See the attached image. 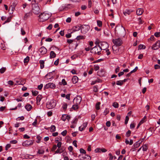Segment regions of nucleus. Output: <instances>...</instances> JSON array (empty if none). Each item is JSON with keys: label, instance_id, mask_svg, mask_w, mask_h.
I'll list each match as a JSON object with an SVG mask.
<instances>
[{"label": "nucleus", "instance_id": "nucleus-1", "mask_svg": "<svg viewBox=\"0 0 160 160\" xmlns=\"http://www.w3.org/2000/svg\"><path fill=\"white\" fill-rule=\"evenodd\" d=\"M112 42L115 45L113 46L112 47L113 51L114 53L117 54L118 50V51H117V49L115 50H114V48H117L116 47V46H120L122 43V41L121 38H118L116 39H113L112 40Z\"/></svg>", "mask_w": 160, "mask_h": 160}, {"label": "nucleus", "instance_id": "nucleus-2", "mask_svg": "<svg viewBox=\"0 0 160 160\" xmlns=\"http://www.w3.org/2000/svg\"><path fill=\"white\" fill-rule=\"evenodd\" d=\"M51 16V14L44 12L39 15L38 20L40 22H44L47 20Z\"/></svg>", "mask_w": 160, "mask_h": 160}, {"label": "nucleus", "instance_id": "nucleus-3", "mask_svg": "<svg viewBox=\"0 0 160 160\" xmlns=\"http://www.w3.org/2000/svg\"><path fill=\"white\" fill-rule=\"evenodd\" d=\"M101 51L100 45H96L91 50V52L92 53L94 54H97L98 55L101 54Z\"/></svg>", "mask_w": 160, "mask_h": 160}, {"label": "nucleus", "instance_id": "nucleus-4", "mask_svg": "<svg viewBox=\"0 0 160 160\" xmlns=\"http://www.w3.org/2000/svg\"><path fill=\"white\" fill-rule=\"evenodd\" d=\"M40 8L38 4H35L32 5V12L35 14H38L40 12Z\"/></svg>", "mask_w": 160, "mask_h": 160}, {"label": "nucleus", "instance_id": "nucleus-5", "mask_svg": "<svg viewBox=\"0 0 160 160\" xmlns=\"http://www.w3.org/2000/svg\"><path fill=\"white\" fill-rule=\"evenodd\" d=\"M56 104L55 101L53 99H52L49 102L47 103L46 107L49 109H52L55 107Z\"/></svg>", "mask_w": 160, "mask_h": 160}, {"label": "nucleus", "instance_id": "nucleus-6", "mask_svg": "<svg viewBox=\"0 0 160 160\" xmlns=\"http://www.w3.org/2000/svg\"><path fill=\"white\" fill-rule=\"evenodd\" d=\"M109 45L108 44L105 42H100V48L101 50H106L109 47Z\"/></svg>", "mask_w": 160, "mask_h": 160}, {"label": "nucleus", "instance_id": "nucleus-7", "mask_svg": "<svg viewBox=\"0 0 160 160\" xmlns=\"http://www.w3.org/2000/svg\"><path fill=\"white\" fill-rule=\"evenodd\" d=\"M89 28V26L86 25H83L81 29V33L83 34L86 33L88 31Z\"/></svg>", "mask_w": 160, "mask_h": 160}, {"label": "nucleus", "instance_id": "nucleus-8", "mask_svg": "<svg viewBox=\"0 0 160 160\" xmlns=\"http://www.w3.org/2000/svg\"><path fill=\"white\" fill-rule=\"evenodd\" d=\"M33 143L32 141L28 140L22 143V145L24 147H28L32 145Z\"/></svg>", "mask_w": 160, "mask_h": 160}, {"label": "nucleus", "instance_id": "nucleus-9", "mask_svg": "<svg viewBox=\"0 0 160 160\" xmlns=\"http://www.w3.org/2000/svg\"><path fill=\"white\" fill-rule=\"evenodd\" d=\"M78 158L81 160H91V157L88 155L83 156L82 154H80L78 156Z\"/></svg>", "mask_w": 160, "mask_h": 160}, {"label": "nucleus", "instance_id": "nucleus-10", "mask_svg": "<svg viewBox=\"0 0 160 160\" xmlns=\"http://www.w3.org/2000/svg\"><path fill=\"white\" fill-rule=\"evenodd\" d=\"M81 100V97L80 96H78L74 99L73 102L74 104L79 105L80 103Z\"/></svg>", "mask_w": 160, "mask_h": 160}, {"label": "nucleus", "instance_id": "nucleus-11", "mask_svg": "<svg viewBox=\"0 0 160 160\" xmlns=\"http://www.w3.org/2000/svg\"><path fill=\"white\" fill-rule=\"evenodd\" d=\"M55 87V85L54 84L51 82L48 83L44 86V88L46 89H48L49 88L52 89H54Z\"/></svg>", "mask_w": 160, "mask_h": 160}, {"label": "nucleus", "instance_id": "nucleus-12", "mask_svg": "<svg viewBox=\"0 0 160 160\" xmlns=\"http://www.w3.org/2000/svg\"><path fill=\"white\" fill-rule=\"evenodd\" d=\"M160 47V41L158 40L152 47V49L156 50L158 49Z\"/></svg>", "mask_w": 160, "mask_h": 160}, {"label": "nucleus", "instance_id": "nucleus-13", "mask_svg": "<svg viewBox=\"0 0 160 160\" xmlns=\"http://www.w3.org/2000/svg\"><path fill=\"white\" fill-rule=\"evenodd\" d=\"M71 6V8H73L74 6L72 4H68L66 6H62L60 7L59 8V11H62L64 10V9H66V8H68V6Z\"/></svg>", "mask_w": 160, "mask_h": 160}, {"label": "nucleus", "instance_id": "nucleus-14", "mask_svg": "<svg viewBox=\"0 0 160 160\" xmlns=\"http://www.w3.org/2000/svg\"><path fill=\"white\" fill-rule=\"evenodd\" d=\"M39 51L41 54L44 55L47 53V50L44 47L42 46L39 48Z\"/></svg>", "mask_w": 160, "mask_h": 160}, {"label": "nucleus", "instance_id": "nucleus-15", "mask_svg": "<svg viewBox=\"0 0 160 160\" xmlns=\"http://www.w3.org/2000/svg\"><path fill=\"white\" fill-rule=\"evenodd\" d=\"M54 72V71H53L52 72H50L48 73L45 76V78H46L47 79H50L51 78H53V76L52 75V73Z\"/></svg>", "mask_w": 160, "mask_h": 160}, {"label": "nucleus", "instance_id": "nucleus-16", "mask_svg": "<svg viewBox=\"0 0 160 160\" xmlns=\"http://www.w3.org/2000/svg\"><path fill=\"white\" fill-rule=\"evenodd\" d=\"M87 125L88 122H85L81 126L79 127V130L81 131H82L84 130L85 129V128L87 127Z\"/></svg>", "mask_w": 160, "mask_h": 160}, {"label": "nucleus", "instance_id": "nucleus-17", "mask_svg": "<svg viewBox=\"0 0 160 160\" xmlns=\"http://www.w3.org/2000/svg\"><path fill=\"white\" fill-rule=\"evenodd\" d=\"M143 12V10L142 8H138L137 10L136 13L138 15H142Z\"/></svg>", "mask_w": 160, "mask_h": 160}, {"label": "nucleus", "instance_id": "nucleus-18", "mask_svg": "<svg viewBox=\"0 0 160 160\" xmlns=\"http://www.w3.org/2000/svg\"><path fill=\"white\" fill-rule=\"evenodd\" d=\"M42 98V96L41 95H38L36 98V99L37 100V104L38 105H39L40 104L39 102Z\"/></svg>", "mask_w": 160, "mask_h": 160}, {"label": "nucleus", "instance_id": "nucleus-19", "mask_svg": "<svg viewBox=\"0 0 160 160\" xmlns=\"http://www.w3.org/2000/svg\"><path fill=\"white\" fill-rule=\"evenodd\" d=\"M78 78L76 76H74L72 79V82L74 84H75L78 82Z\"/></svg>", "mask_w": 160, "mask_h": 160}, {"label": "nucleus", "instance_id": "nucleus-20", "mask_svg": "<svg viewBox=\"0 0 160 160\" xmlns=\"http://www.w3.org/2000/svg\"><path fill=\"white\" fill-rule=\"evenodd\" d=\"M63 148H58L57 150L55 151L56 153H62L64 150Z\"/></svg>", "mask_w": 160, "mask_h": 160}, {"label": "nucleus", "instance_id": "nucleus-21", "mask_svg": "<svg viewBox=\"0 0 160 160\" xmlns=\"http://www.w3.org/2000/svg\"><path fill=\"white\" fill-rule=\"evenodd\" d=\"M25 108L28 111H29L32 108V107L30 104H28L25 106Z\"/></svg>", "mask_w": 160, "mask_h": 160}, {"label": "nucleus", "instance_id": "nucleus-22", "mask_svg": "<svg viewBox=\"0 0 160 160\" xmlns=\"http://www.w3.org/2000/svg\"><path fill=\"white\" fill-rule=\"evenodd\" d=\"M56 54L53 51H51L50 52V58H54L56 57Z\"/></svg>", "mask_w": 160, "mask_h": 160}, {"label": "nucleus", "instance_id": "nucleus-23", "mask_svg": "<svg viewBox=\"0 0 160 160\" xmlns=\"http://www.w3.org/2000/svg\"><path fill=\"white\" fill-rule=\"evenodd\" d=\"M39 63L40 64V68L42 69L44 68V61L43 60H40L39 61Z\"/></svg>", "mask_w": 160, "mask_h": 160}, {"label": "nucleus", "instance_id": "nucleus-24", "mask_svg": "<svg viewBox=\"0 0 160 160\" xmlns=\"http://www.w3.org/2000/svg\"><path fill=\"white\" fill-rule=\"evenodd\" d=\"M132 12L131 10H126L123 12V14L125 15L126 16L127 14H130Z\"/></svg>", "mask_w": 160, "mask_h": 160}, {"label": "nucleus", "instance_id": "nucleus-25", "mask_svg": "<svg viewBox=\"0 0 160 160\" xmlns=\"http://www.w3.org/2000/svg\"><path fill=\"white\" fill-rule=\"evenodd\" d=\"M67 104L65 103L62 104V108L63 109V110L65 111L67 108Z\"/></svg>", "mask_w": 160, "mask_h": 160}, {"label": "nucleus", "instance_id": "nucleus-26", "mask_svg": "<svg viewBox=\"0 0 160 160\" xmlns=\"http://www.w3.org/2000/svg\"><path fill=\"white\" fill-rule=\"evenodd\" d=\"M142 150L143 151H146L148 149V146L147 144L143 145L142 147Z\"/></svg>", "mask_w": 160, "mask_h": 160}, {"label": "nucleus", "instance_id": "nucleus-27", "mask_svg": "<svg viewBox=\"0 0 160 160\" xmlns=\"http://www.w3.org/2000/svg\"><path fill=\"white\" fill-rule=\"evenodd\" d=\"M100 102H98L96 104L95 107L97 110H98L100 109Z\"/></svg>", "mask_w": 160, "mask_h": 160}, {"label": "nucleus", "instance_id": "nucleus-28", "mask_svg": "<svg viewBox=\"0 0 160 160\" xmlns=\"http://www.w3.org/2000/svg\"><path fill=\"white\" fill-rule=\"evenodd\" d=\"M80 29V27L77 26H75L73 28V30L74 31H78Z\"/></svg>", "mask_w": 160, "mask_h": 160}, {"label": "nucleus", "instance_id": "nucleus-29", "mask_svg": "<svg viewBox=\"0 0 160 160\" xmlns=\"http://www.w3.org/2000/svg\"><path fill=\"white\" fill-rule=\"evenodd\" d=\"M85 37L83 36H78L76 38V39L78 40L80 39H85Z\"/></svg>", "mask_w": 160, "mask_h": 160}, {"label": "nucleus", "instance_id": "nucleus-30", "mask_svg": "<svg viewBox=\"0 0 160 160\" xmlns=\"http://www.w3.org/2000/svg\"><path fill=\"white\" fill-rule=\"evenodd\" d=\"M116 83L117 85L120 86H121L123 84V82L122 81V80H119L117 81L116 82Z\"/></svg>", "mask_w": 160, "mask_h": 160}, {"label": "nucleus", "instance_id": "nucleus-31", "mask_svg": "<svg viewBox=\"0 0 160 160\" xmlns=\"http://www.w3.org/2000/svg\"><path fill=\"white\" fill-rule=\"evenodd\" d=\"M56 130V127L54 125H52L51 127V131L54 132Z\"/></svg>", "mask_w": 160, "mask_h": 160}, {"label": "nucleus", "instance_id": "nucleus-32", "mask_svg": "<svg viewBox=\"0 0 160 160\" xmlns=\"http://www.w3.org/2000/svg\"><path fill=\"white\" fill-rule=\"evenodd\" d=\"M68 116L66 115H63L62 116V119L63 121H65L66 118H68Z\"/></svg>", "mask_w": 160, "mask_h": 160}, {"label": "nucleus", "instance_id": "nucleus-33", "mask_svg": "<svg viewBox=\"0 0 160 160\" xmlns=\"http://www.w3.org/2000/svg\"><path fill=\"white\" fill-rule=\"evenodd\" d=\"M101 80L98 79V80H96L95 81H92L91 83L92 85L95 84L97 82H101Z\"/></svg>", "mask_w": 160, "mask_h": 160}, {"label": "nucleus", "instance_id": "nucleus-34", "mask_svg": "<svg viewBox=\"0 0 160 160\" xmlns=\"http://www.w3.org/2000/svg\"><path fill=\"white\" fill-rule=\"evenodd\" d=\"M72 108L74 110H76L78 108V105L76 104H74L72 106Z\"/></svg>", "mask_w": 160, "mask_h": 160}, {"label": "nucleus", "instance_id": "nucleus-35", "mask_svg": "<svg viewBox=\"0 0 160 160\" xmlns=\"http://www.w3.org/2000/svg\"><path fill=\"white\" fill-rule=\"evenodd\" d=\"M29 60V57L28 56H27L26 58L24 60V63L28 62Z\"/></svg>", "mask_w": 160, "mask_h": 160}, {"label": "nucleus", "instance_id": "nucleus-36", "mask_svg": "<svg viewBox=\"0 0 160 160\" xmlns=\"http://www.w3.org/2000/svg\"><path fill=\"white\" fill-rule=\"evenodd\" d=\"M15 8L13 6H11L9 8V11H10V10H11L12 12L11 13H12L14 10L15 9Z\"/></svg>", "mask_w": 160, "mask_h": 160}, {"label": "nucleus", "instance_id": "nucleus-37", "mask_svg": "<svg viewBox=\"0 0 160 160\" xmlns=\"http://www.w3.org/2000/svg\"><path fill=\"white\" fill-rule=\"evenodd\" d=\"M97 23L99 27H102V22L101 21H99V20H98L97 21Z\"/></svg>", "mask_w": 160, "mask_h": 160}, {"label": "nucleus", "instance_id": "nucleus-38", "mask_svg": "<svg viewBox=\"0 0 160 160\" xmlns=\"http://www.w3.org/2000/svg\"><path fill=\"white\" fill-rule=\"evenodd\" d=\"M113 106L115 108H117L118 107V104L117 102H114L113 104Z\"/></svg>", "mask_w": 160, "mask_h": 160}, {"label": "nucleus", "instance_id": "nucleus-39", "mask_svg": "<svg viewBox=\"0 0 160 160\" xmlns=\"http://www.w3.org/2000/svg\"><path fill=\"white\" fill-rule=\"evenodd\" d=\"M145 46L143 45H142V44H140V45H139L138 46V49H145Z\"/></svg>", "mask_w": 160, "mask_h": 160}, {"label": "nucleus", "instance_id": "nucleus-40", "mask_svg": "<svg viewBox=\"0 0 160 160\" xmlns=\"http://www.w3.org/2000/svg\"><path fill=\"white\" fill-rule=\"evenodd\" d=\"M6 68H2L0 69V72L1 73H3L6 71Z\"/></svg>", "mask_w": 160, "mask_h": 160}, {"label": "nucleus", "instance_id": "nucleus-41", "mask_svg": "<svg viewBox=\"0 0 160 160\" xmlns=\"http://www.w3.org/2000/svg\"><path fill=\"white\" fill-rule=\"evenodd\" d=\"M11 20V17H8V18L7 19V20L5 22L4 24H5V23L9 22Z\"/></svg>", "mask_w": 160, "mask_h": 160}, {"label": "nucleus", "instance_id": "nucleus-42", "mask_svg": "<svg viewBox=\"0 0 160 160\" xmlns=\"http://www.w3.org/2000/svg\"><path fill=\"white\" fill-rule=\"evenodd\" d=\"M94 69L95 71H97L99 69V67L98 65H94Z\"/></svg>", "mask_w": 160, "mask_h": 160}, {"label": "nucleus", "instance_id": "nucleus-43", "mask_svg": "<svg viewBox=\"0 0 160 160\" xmlns=\"http://www.w3.org/2000/svg\"><path fill=\"white\" fill-rule=\"evenodd\" d=\"M62 144V143L60 142H58L57 144V147H58V148H61V145Z\"/></svg>", "mask_w": 160, "mask_h": 160}, {"label": "nucleus", "instance_id": "nucleus-44", "mask_svg": "<svg viewBox=\"0 0 160 160\" xmlns=\"http://www.w3.org/2000/svg\"><path fill=\"white\" fill-rule=\"evenodd\" d=\"M67 131L65 130L61 132V134L63 136H65L66 135L67 133Z\"/></svg>", "mask_w": 160, "mask_h": 160}, {"label": "nucleus", "instance_id": "nucleus-45", "mask_svg": "<svg viewBox=\"0 0 160 160\" xmlns=\"http://www.w3.org/2000/svg\"><path fill=\"white\" fill-rule=\"evenodd\" d=\"M131 133V131L130 130H129L127 132L126 135L127 137H129V136H130Z\"/></svg>", "mask_w": 160, "mask_h": 160}, {"label": "nucleus", "instance_id": "nucleus-46", "mask_svg": "<svg viewBox=\"0 0 160 160\" xmlns=\"http://www.w3.org/2000/svg\"><path fill=\"white\" fill-rule=\"evenodd\" d=\"M93 89V91L94 92H97L98 91V89L97 86H94Z\"/></svg>", "mask_w": 160, "mask_h": 160}, {"label": "nucleus", "instance_id": "nucleus-47", "mask_svg": "<svg viewBox=\"0 0 160 160\" xmlns=\"http://www.w3.org/2000/svg\"><path fill=\"white\" fill-rule=\"evenodd\" d=\"M109 110L107 108H106L104 111V115H106L107 114L109 113Z\"/></svg>", "mask_w": 160, "mask_h": 160}, {"label": "nucleus", "instance_id": "nucleus-48", "mask_svg": "<svg viewBox=\"0 0 160 160\" xmlns=\"http://www.w3.org/2000/svg\"><path fill=\"white\" fill-rule=\"evenodd\" d=\"M32 95L34 96H36L38 93V92L36 91H32Z\"/></svg>", "mask_w": 160, "mask_h": 160}, {"label": "nucleus", "instance_id": "nucleus-49", "mask_svg": "<svg viewBox=\"0 0 160 160\" xmlns=\"http://www.w3.org/2000/svg\"><path fill=\"white\" fill-rule=\"evenodd\" d=\"M11 146V145L10 144H7L5 147V150H7L9 148H10Z\"/></svg>", "mask_w": 160, "mask_h": 160}, {"label": "nucleus", "instance_id": "nucleus-50", "mask_svg": "<svg viewBox=\"0 0 160 160\" xmlns=\"http://www.w3.org/2000/svg\"><path fill=\"white\" fill-rule=\"evenodd\" d=\"M80 152L81 153L85 154L86 153V151L82 148H80Z\"/></svg>", "mask_w": 160, "mask_h": 160}, {"label": "nucleus", "instance_id": "nucleus-51", "mask_svg": "<svg viewBox=\"0 0 160 160\" xmlns=\"http://www.w3.org/2000/svg\"><path fill=\"white\" fill-rule=\"evenodd\" d=\"M138 21L139 24H142L144 22V21H142L140 18H139L138 19Z\"/></svg>", "mask_w": 160, "mask_h": 160}, {"label": "nucleus", "instance_id": "nucleus-52", "mask_svg": "<svg viewBox=\"0 0 160 160\" xmlns=\"http://www.w3.org/2000/svg\"><path fill=\"white\" fill-rule=\"evenodd\" d=\"M129 118L128 116H126L125 120V124H127L128 123V121L129 120Z\"/></svg>", "mask_w": 160, "mask_h": 160}, {"label": "nucleus", "instance_id": "nucleus-53", "mask_svg": "<svg viewBox=\"0 0 160 160\" xmlns=\"http://www.w3.org/2000/svg\"><path fill=\"white\" fill-rule=\"evenodd\" d=\"M154 35L156 37H159L160 36V32H156L154 33Z\"/></svg>", "mask_w": 160, "mask_h": 160}, {"label": "nucleus", "instance_id": "nucleus-54", "mask_svg": "<svg viewBox=\"0 0 160 160\" xmlns=\"http://www.w3.org/2000/svg\"><path fill=\"white\" fill-rule=\"evenodd\" d=\"M57 148V145H53V147L52 148V151H54Z\"/></svg>", "mask_w": 160, "mask_h": 160}, {"label": "nucleus", "instance_id": "nucleus-55", "mask_svg": "<svg viewBox=\"0 0 160 160\" xmlns=\"http://www.w3.org/2000/svg\"><path fill=\"white\" fill-rule=\"evenodd\" d=\"M78 57V55L76 54H75L71 57V58L72 60H74Z\"/></svg>", "mask_w": 160, "mask_h": 160}, {"label": "nucleus", "instance_id": "nucleus-56", "mask_svg": "<svg viewBox=\"0 0 160 160\" xmlns=\"http://www.w3.org/2000/svg\"><path fill=\"white\" fill-rule=\"evenodd\" d=\"M62 82L63 85H66L67 84L66 82L64 79H62Z\"/></svg>", "mask_w": 160, "mask_h": 160}, {"label": "nucleus", "instance_id": "nucleus-57", "mask_svg": "<svg viewBox=\"0 0 160 160\" xmlns=\"http://www.w3.org/2000/svg\"><path fill=\"white\" fill-rule=\"evenodd\" d=\"M21 34L22 35H24L25 34L26 32L23 29V28H21Z\"/></svg>", "mask_w": 160, "mask_h": 160}, {"label": "nucleus", "instance_id": "nucleus-58", "mask_svg": "<svg viewBox=\"0 0 160 160\" xmlns=\"http://www.w3.org/2000/svg\"><path fill=\"white\" fill-rule=\"evenodd\" d=\"M44 152V151L42 150H39L38 151V153L40 154H43Z\"/></svg>", "mask_w": 160, "mask_h": 160}, {"label": "nucleus", "instance_id": "nucleus-59", "mask_svg": "<svg viewBox=\"0 0 160 160\" xmlns=\"http://www.w3.org/2000/svg\"><path fill=\"white\" fill-rule=\"evenodd\" d=\"M58 139L57 140H55V142H57L59 141L62 140V138L61 137L59 136L57 138Z\"/></svg>", "mask_w": 160, "mask_h": 160}, {"label": "nucleus", "instance_id": "nucleus-60", "mask_svg": "<svg viewBox=\"0 0 160 160\" xmlns=\"http://www.w3.org/2000/svg\"><path fill=\"white\" fill-rule=\"evenodd\" d=\"M154 68L155 69L160 68V66L158 64H156L154 65Z\"/></svg>", "mask_w": 160, "mask_h": 160}, {"label": "nucleus", "instance_id": "nucleus-61", "mask_svg": "<svg viewBox=\"0 0 160 160\" xmlns=\"http://www.w3.org/2000/svg\"><path fill=\"white\" fill-rule=\"evenodd\" d=\"M59 59H58L55 62H54V64L55 65H57L59 63Z\"/></svg>", "mask_w": 160, "mask_h": 160}, {"label": "nucleus", "instance_id": "nucleus-62", "mask_svg": "<svg viewBox=\"0 0 160 160\" xmlns=\"http://www.w3.org/2000/svg\"><path fill=\"white\" fill-rule=\"evenodd\" d=\"M155 37L153 35H152L150 38L148 39V40L149 41V40L152 41H154L155 39Z\"/></svg>", "mask_w": 160, "mask_h": 160}, {"label": "nucleus", "instance_id": "nucleus-63", "mask_svg": "<svg viewBox=\"0 0 160 160\" xmlns=\"http://www.w3.org/2000/svg\"><path fill=\"white\" fill-rule=\"evenodd\" d=\"M37 122V120L36 119H35L34 122L32 123V125L36 126Z\"/></svg>", "mask_w": 160, "mask_h": 160}, {"label": "nucleus", "instance_id": "nucleus-64", "mask_svg": "<svg viewBox=\"0 0 160 160\" xmlns=\"http://www.w3.org/2000/svg\"><path fill=\"white\" fill-rule=\"evenodd\" d=\"M106 125L108 127H109L111 125V122L109 121H107L106 123Z\"/></svg>", "mask_w": 160, "mask_h": 160}]
</instances>
